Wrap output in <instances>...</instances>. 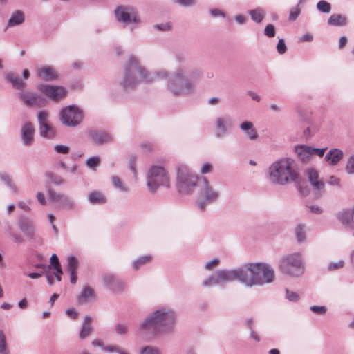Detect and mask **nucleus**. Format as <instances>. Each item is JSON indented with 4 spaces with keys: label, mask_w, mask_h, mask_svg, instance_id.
Listing matches in <instances>:
<instances>
[{
    "label": "nucleus",
    "mask_w": 354,
    "mask_h": 354,
    "mask_svg": "<svg viewBox=\"0 0 354 354\" xmlns=\"http://www.w3.org/2000/svg\"><path fill=\"white\" fill-rule=\"evenodd\" d=\"M201 76V71L192 68L179 67L172 73L166 69L149 71L133 55L126 62L124 77L120 85L124 90L133 89L140 84L153 83L157 80H166L165 90L173 97H187L194 93L196 80Z\"/></svg>",
    "instance_id": "nucleus-1"
},
{
    "label": "nucleus",
    "mask_w": 354,
    "mask_h": 354,
    "mask_svg": "<svg viewBox=\"0 0 354 354\" xmlns=\"http://www.w3.org/2000/svg\"><path fill=\"white\" fill-rule=\"evenodd\" d=\"M176 317L173 308L160 306L145 317L139 326L138 333L143 335L171 334L175 330Z\"/></svg>",
    "instance_id": "nucleus-2"
},
{
    "label": "nucleus",
    "mask_w": 354,
    "mask_h": 354,
    "mask_svg": "<svg viewBox=\"0 0 354 354\" xmlns=\"http://www.w3.org/2000/svg\"><path fill=\"white\" fill-rule=\"evenodd\" d=\"M268 180L274 185H286L299 178L297 164L290 158H281L273 162L268 169Z\"/></svg>",
    "instance_id": "nucleus-3"
},
{
    "label": "nucleus",
    "mask_w": 354,
    "mask_h": 354,
    "mask_svg": "<svg viewBox=\"0 0 354 354\" xmlns=\"http://www.w3.org/2000/svg\"><path fill=\"white\" fill-rule=\"evenodd\" d=\"M244 286L252 287L272 283L275 279L273 268L263 262L250 263L243 266Z\"/></svg>",
    "instance_id": "nucleus-4"
},
{
    "label": "nucleus",
    "mask_w": 354,
    "mask_h": 354,
    "mask_svg": "<svg viewBox=\"0 0 354 354\" xmlns=\"http://www.w3.org/2000/svg\"><path fill=\"white\" fill-rule=\"evenodd\" d=\"M279 269L283 274L292 277L301 276L305 272L301 253L293 252L283 255L279 261Z\"/></svg>",
    "instance_id": "nucleus-5"
},
{
    "label": "nucleus",
    "mask_w": 354,
    "mask_h": 354,
    "mask_svg": "<svg viewBox=\"0 0 354 354\" xmlns=\"http://www.w3.org/2000/svg\"><path fill=\"white\" fill-rule=\"evenodd\" d=\"M176 186L183 194H192L197 186L198 178L194 175L187 166L183 163L176 165Z\"/></svg>",
    "instance_id": "nucleus-6"
},
{
    "label": "nucleus",
    "mask_w": 354,
    "mask_h": 354,
    "mask_svg": "<svg viewBox=\"0 0 354 354\" xmlns=\"http://www.w3.org/2000/svg\"><path fill=\"white\" fill-rule=\"evenodd\" d=\"M201 182L196 205L201 212H205L207 205L219 200L221 192L206 178H203Z\"/></svg>",
    "instance_id": "nucleus-7"
},
{
    "label": "nucleus",
    "mask_w": 354,
    "mask_h": 354,
    "mask_svg": "<svg viewBox=\"0 0 354 354\" xmlns=\"http://www.w3.org/2000/svg\"><path fill=\"white\" fill-rule=\"evenodd\" d=\"M147 185L152 193L160 187H169L170 178L166 169L159 165H152L147 173Z\"/></svg>",
    "instance_id": "nucleus-8"
},
{
    "label": "nucleus",
    "mask_w": 354,
    "mask_h": 354,
    "mask_svg": "<svg viewBox=\"0 0 354 354\" xmlns=\"http://www.w3.org/2000/svg\"><path fill=\"white\" fill-rule=\"evenodd\" d=\"M116 20L124 26H130L133 30L142 21L138 12L131 6H119L114 12Z\"/></svg>",
    "instance_id": "nucleus-9"
},
{
    "label": "nucleus",
    "mask_w": 354,
    "mask_h": 354,
    "mask_svg": "<svg viewBox=\"0 0 354 354\" xmlns=\"http://www.w3.org/2000/svg\"><path fill=\"white\" fill-rule=\"evenodd\" d=\"M62 123L69 127L80 125L83 121V112L75 105H69L64 107L59 113Z\"/></svg>",
    "instance_id": "nucleus-10"
},
{
    "label": "nucleus",
    "mask_w": 354,
    "mask_h": 354,
    "mask_svg": "<svg viewBox=\"0 0 354 354\" xmlns=\"http://www.w3.org/2000/svg\"><path fill=\"white\" fill-rule=\"evenodd\" d=\"M233 128V119L229 114L217 115L214 122V136L216 138H222L228 134Z\"/></svg>",
    "instance_id": "nucleus-11"
},
{
    "label": "nucleus",
    "mask_w": 354,
    "mask_h": 354,
    "mask_svg": "<svg viewBox=\"0 0 354 354\" xmlns=\"http://www.w3.org/2000/svg\"><path fill=\"white\" fill-rule=\"evenodd\" d=\"M221 286L236 281L244 285L243 266L234 269L218 270Z\"/></svg>",
    "instance_id": "nucleus-12"
},
{
    "label": "nucleus",
    "mask_w": 354,
    "mask_h": 354,
    "mask_svg": "<svg viewBox=\"0 0 354 354\" xmlns=\"http://www.w3.org/2000/svg\"><path fill=\"white\" fill-rule=\"evenodd\" d=\"M37 88L48 97L55 102L64 99L68 93L67 89L62 86L41 84L38 85Z\"/></svg>",
    "instance_id": "nucleus-13"
},
{
    "label": "nucleus",
    "mask_w": 354,
    "mask_h": 354,
    "mask_svg": "<svg viewBox=\"0 0 354 354\" xmlns=\"http://www.w3.org/2000/svg\"><path fill=\"white\" fill-rule=\"evenodd\" d=\"M35 129L30 122H25L21 127L20 136L22 144L26 147H30L35 142Z\"/></svg>",
    "instance_id": "nucleus-14"
},
{
    "label": "nucleus",
    "mask_w": 354,
    "mask_h": 354,
    "mask_svg": "<svg viewBox=\"0 0 354 354\" xmlns=\"http://www.w3.org/2000/svg\"><path fill=\"white\" fill-rule=\"evenodd\" d=\"M19 98L28 106L39 107L46 103V100L42 95L30 91L21 92Z\"/></svg>",
    "instance_id": "nucleus-15"
},
{
    "label": "nucleus",
    "mask_w": 354,
    "mask_h": 354,
    "mask_svg": "<svg viewBox=\"0 0 354 354\" xmlns=\"http://www.w3.org/2000/svg\"><path fill=\"white\" fill-rule=\"evenodd\" d=\"M102 284L114 292H119L124 290V283L115 277L113 274L106 273L102 276Z\"/></svg>",
    "instance_id": "nucleus-16"
},
{
    "label": "nucleus",
    "mask_w": 354,
    "mask_h": 354,
    "mask_svg": "<svg viewBox=\"0 0 354 354\" xmlns=\"http://www.w3.org/2000/svg\"><path fill=\"white\" fill-rule=\"evenodd\" d=\"M37 76L46 81L57 80L58 73L56 69L51 66H44L38 68L36 71Z\"/></svg>",
    "instance_id": "nucleus-17"
},
{
    "label": "nucleus",
    "mask_w": 354,
    "mask_h": 354,
    "mask_svg": "<svg viewBox=\"0 0 354 354\" xmlns=\"http://www.w3.org/2000/svg\"><path fill=\"white\" fill-rule=\"evenodd\" d=\"M295 152L298 158L304 163H308L313 160L312 147L301 145L295 147Z\"/></svg>",
    "instance_id": "nucleus-18"
},
{
    "label": "nucleus",
    "mask_w": 354,
    "mask_h": 354,
    "mask_svg": "<svg viewBox=\"0 0 354 354\" xmlns=\"http://www.w3.org/2000/svg\"><path fill=\"white\" fill-rule=\"evenodd\" d=\"M88 137L93 143L97 145L109 142L112 140V136L109 133L102 131H91Z\"/></svg>",
    "instance_id": "nucleus-19"
},
{
    "label": "nucleus",
    "mask_w": 354,
    "mask_h": 354,
    "mask_svg": "<svg viewBox=\"0 0 354 354\" xmlns=\"http://www.w3.org/2000/svg\"><path fill=\"white\" fill-rule=\"evenodd\" d=\"M239 128L247 138L251 140H255L258 138L259 134L252 122L243 121L240 124Z\"/></svg>",
    "instance_id": "nucleus-20"
},
{
    "label": "nucleus",
    "mask_w": 354,
    "mask_h": 354,
    "mask_svg": "<svg viewBox=\"0 0 354 354\" xmlns=\"http://www.w3.org/2000/svg\"><path fill=\"white\" fill-rule=\"evenodd\" d=\"M20 230L30 239L33 238L35 232V226L33 222L28 218L22 217L19 221Z\"/></svg>",
    "instance_id": "nucleus-21"
},
{
    "label": "nucleus",
    "mask_w": 354,
    "mask_h": 354,
    "mask_svg": "<svg viewBox=\"0 0 354 354\" xmlns=\"http://www.w3.org/2000/svg\"><path fill=\"white\" fill-rule=\"evenodd\" d=\"M306 174L313 189L317 192L322 191L324 188V183L319 179L318 172L313 169H309L306 171Z\"/></svg>",
    "instance_id": "nucleus-22"
},
{
    "label": "nucleus",
    "mask_w": 354,
    "mask_h": 354,
    "mask_svg": "<svg viewBox=\"0 0 354 354\" xmlns=\"http://www.w3.org/2000/svg\"><path fill=\"white\" fill-rule=\"evenodd\" d=\"M353 209L352 211L343 209L339 211L337 214V220L345 227H353Z\"/></svg>",
    "instance_id": "nucleus-23"
},
{
    "label": "nucleus",
    "mask_w": 354,
    "mask_h": 354,
    "mask_svg": "<svg viewBox=\"0 0 354 354\" xmlns=\"http://www.w3.org/2000/svg\"><path fill=\"white\" fill-rule=\"evenodd\" d=\"M343 151L337 148L330 149L325 156V160L329 165L335 166L343 158Z\"/></svg>",
    "instance_id": "nucleus-24"
},
{
    "label": "nucleus",
    "mask_w": 354,
    "mask_h": 354,
    "mask_svg": "<svg viewBox=\"0 0 354 354\" xmlns=\"http://www.w3.org/2000/svg\"><path fill=\"white\" fill-rule=\"evenodd\" d=\"M25 13L19 10L14 11L7 23L6 28L15 27L22 24L25 21Z\"/></svg>",
    "instance_id": "nucleus-25"
},
{
    "label": "nucleus",
    "mask_w": 354,
    "mask_h": 354,
    "mask_svg": "<svg viewBox=\"0 0 354 354\" xmlns=\"http://www.w3.org/2000/svg\"><path fill=\"white\" fill-rule=\"evenodd\" d=\"M92 318L89 315L84 317V321L82 324L79 337L80 339H85L89 337L92 333L93 328L91 327Z\"/></svg>",
    "instance_id": "nucleus-26"
},
{
    "label": "nucleus",
    "mask_w": 354,
    "mask_h": 354,
    "mask_svg": "<svg viewBox=\"0 0 354 354\" xmlns=\"http://www.w3.org/2000/svg\"><path fill=\"white\" fill-rule=\"evenodd\" d=\"M94 297V290L90 286H84L77 298V302L79 304H85L93 300Z\"/></svg>",
    "instance_id": "nucleus-27"
},
{
    "label": "nucleus",
    "mask_w": 354,
    "mask_h": 354,
    "mask_svg": "<svg viewBox=\"0 0 354 354\" xmlns=\"http://www.w3.org/2000/svg\"><path fill=\"white\" fill-rule=\"evenodd\" d=\"M248 13L250 16L251 19L257 24H260L266 17V11L261 7L249 10Z\"/></svg>",
    "instance_id": "nucleus-28"
},
{
    "label": "nucleus",
    "mask_w": 354,
    "mask_h": 354,
    "mask_svg": "<svg viewBox=\"0 0 354 354\" xmlns=\"http://www.w3.org/2000/svg\"><path fill=\"white\" fill-rule=\"evenodd\" d=\"M88 201L92 204H104L106 202V198L101 192L93 191L88 193Z\"/></svg>",
    "instance_id": "nucleus-29"
},
{
    "label": "nucleus",
    "mask_w": 354,
    "mask_h": 354,
    "mask_svg": "<svg viewBox=\"0 0 354 354\" xmlns=\"http://www.w3.org/2000/svg\"><path fill=\"white\" fill-rule=\"evenodd\" d=\"M329 25L335 26H344L348 23L347 18L340 14H333L328 20Z\"/></svg>",
    "instance_id": "nucleus-30"
},
{
    "label": "nucleus",
    "mask_w": 354,
    "mask_h": 354,
    "mask_svg": "<svg viewBox=\"0 0 354 354\" xmlns=\"http://www.w3.org/2000/svg\"><path fill=\"white\" fill-rule=\"evenodd\" d=\"M201 285L205 288L221 286L220 279L218 277V270L203 280Z\"/></svg>",
    "instance_id": "nucleus-31"
},
{
    "label": "nucleus",
    "mask_w": 354,
    "mask_h": 354,
    "mask_svg": "<svg viewBox=\"0 0 354 354\" xmlns=\"http://www.w3.org/2000/svg\"><path fill=\"white\" fill-rule=\"evenodd\" d=\"M39 130L40 136L43 138L51 139L56 135L55 129L50 124L39 127Z\"/></svg>",
    "instance_id": "nucleus-32"
},
{
    "label": "nucleus",
    "mask_w": 354,
    "mask_h": 354,
    "mask_svg": "<svg viewBox=\"0 0 354 354\" xmlns=\"http://www.w3.org/2000/svg\"><path fill=\"white\" fill-rule=\"evenodd\" d=\"M7 80L12 84V86L17 89L22 90L26 84L13 73H8L6 76Z\"/></svg>",
    "instance_id": "nucleus-33"
},
{
    "label": "nucleus",
    "mask_w": 354,
    "mask_h": 354,
    "mask_svg": "<svg viewBox=\"0 0 354 354\" xmlns=\"http://www.w3.org/2000/svg\"><path fill=\"white\" fill-rule=\"evenodd\" d=\"M111 180L113 187L120 192L122 193H127L129 192V188L123 184L122 180L118 176H113L111 178Z\"/></svg>",
    "instance_id": "nucleus-34"
},
{
    "label": "nucleus",
    "mask_w": 354,
    "mask_h": 354,
    "mask_svg": "<svg viewBox=\"0 0 354 354\" xmlns=\"http://www.w3.org/2000/svg\"><path fill=\"white\" fill-rule=\"evenodd\" d=\"M151 257L150 255L142 256L136 259L133 263V269L138 270L144 265L151 261Z\"/></svg>",
    "instance_id": "nucleus-35"
},
{
    "label": "nucleus",
    "mask_w": 354,
    "mask_h": 354,
    "mask_svg": "<svg viewBox=\"0 0 354 354\" xmlns=\"http://www.w3.org/2000/svg\"><path fill=\"white\" fill-rule=\"evenodd\" d=\"M58 206L62 209H73L75 208L76 205L73 200L68 196H64L60 203L58 204Z\"/></svg>",
    "instance_id": "nucleus-36"
},
{
    "label": "nucleus",
    "mask_w": 354,
    "mask_h": 354,
    "mask_svg": "<svg viewBox=\"0 0 354 354\" xmlns=\"http://www.w3.org/2000/svg\"><path fill=\"white\" fill-rule=\"evenodd\" d=\"M0 180L8 187L10 189L15 193L17 192V188L12 183L10 176L6 173L0 174Z\"/></svg>",
    "instance_id": "nucleus-37"
},
{
    "label": "nucleus",
    "mask_w": 354,
    "mask_h": 354,
    "mask_svg": "<svg viewBox=\"0 0 354 354\" xmlns=\"http://www.w3.org/2000/svg\"><path fill=\"white\" fill-rule=\"evenodd\" d=\"M67 270L69 272H76L79 266V261L75 256H69L67 258Z\"/></svg>",
    "instance_id": "nucleus-38"
},
{
    "label": "nucleus",
    "mask_w": 354,
    "mask_h": 354,
    "mask_svg": "<svg viewBox=\"0 0 354 354\" xmlns=\"http://www.w3.org/2000/svg\"><path fill=\"white\" fill-rule=\"evenodd\" d=\"M295 235L298 242L302 243L306 240L305 226L303 224H299L295 228Z\"/></svg>",
    "instance_id": "nucleus-39"
},
{
    "label": "nucleus",
    "mask_w": 354,
    "mask_h": 354,
    "mask_svg": "<svg viewBox=\"0 0 354 354\" xmlns=\"http://www.w3.org/2000/svg\"><path fill=\"white\" fill-rule=\"evenodd\" d=\"M100 163V158L99 156H92L88 158L86 161V165L91 169L95 171L97 166Z\"/></svg>",
    "instance_id": "nucleus-40"
},
{
    "label": "nucleus",
    "mask_w": 354,
    "mask_h": 354,
    "mask_svg": "<svg viewBox=\"0 0 354 354\" xmlns=\"http://www.w3.org/2000/svg\"><path fill=\"white\" fill-rule=\"evenodd\" d=\"M0 354H9L6 335L2 330H0Z\"/></svg>",
    "instance_id": "nucleus-41"
},
{
    "label": "nucleus",
    "mask_w": 354,
    "mask_h": 354,
    "mask_svg": "<svg viewBox=\"0 0 354 354\" xmlns=\"http://www.w3.org/2000/svg\"><path fill=\"white\" fill-rule=\"evenodd\" d=\"M317 10L323 13H329L331 10V6L326 1L322 0L317 3Z\"/></svg>",
    "instance_id": "nucleus-42"
},
{
    "label": "nucleus",
    "mask_w": 354,
    "mask_h": 354,
    "mask_svg": "<svg viewBox=\"0 0 354 354\" xmlns=\"http://www.w3.org/2000/svg\"><path fill=\"white\" fill-rule=\"evenodd\" d=\"M139 354H162V352L158 347L146 346L140 351Z\"/></svg>",
    "instance_id": "nucleus-43"
},
{
    "label": "nucleus",
    "mask_w": 354,
    "mask_h": 354,
    "mask_svg": "<svg viewBox=\"0 0 354 354\" xmlns=\"http://www.w3.org/2000/svg\"><path fill=\"white\" fill-rule=\"evenodd\" d=\"M39 126H43L48 122V113L46 111H40L37 114Z\"/></svg>",
    "instance_id": "nucleus-44"
},
{
    "label": "nucleus",
    "mask_w": 354,
    "mask_h": 354,
    "mask_svg": "<svg viewBox=\"0 0 354 354\" xmlns=\"http://www.w3.org/2000/svg\"><path fill=\"white\" fill-rule=\"evenodd\" d=\"M103 351L107 353H117L118 354H129L125 350L116 346L109 345L103 348Z\"/></svg>",
    "instance_id": "nucleus-45"
},
{
    "label": "nucleus",
    "mask_w": 354,
    "mask_h": 354,
    "mask_svg": "<svg viewBox=\"0 0 354 354\" xmlns=\"http://www.w3.org/2000/svg\"><path fill=\"white\" fill-rule=\"evenodd\" d=\"M48 196H49L50 199L53 202L59 204L64 195L57 194V193L55 192L53 190L49 189L48 190Z\"/></svg>",
    "instance_id": "nucleus-46"
},
{
    "label": "nucleus",
    "mask_w": 354,
    "mask_h": 354,
    "mask_svg": "<svg viewBox=\"0 0 354 354\" xmlns=\"http://www.w3.org/2000/svg\"><path fill=\"white\" fill-rule=\"evenodd\" d=\"M286 299H287L289 301L296 302L299 299V296L297 293L286 289Z\"/></svg>",
    "instance_id": "nucleus-47"
},
{
    "label": "nucleus",
    "mask_w": 354,
    "mask_h": 354,
    "mask_svg": "<svg viewBox=\"0 0 354 354\" xmlns=\"http://www.w3.org/2000/svg\"><path fill=\"white\" fill-rule=\"evenodd\" d=\"M276 29L273 24H268L264 29V34L268 37H274L275 36Z\"/></svg>",
    "instance_id": "nucleus-48"
},
{
    "label": "nucleus",
    "mask_w": 354,
    "mask_h": 354,
    "mask_svg": "<svg viewBox=\"0 0 354 354\" xmlns=\"http://www.w3.org/2000/svg\"><path fill=\"white\" fill-rule=\"evenodd\" d=\"M346 170L348 174H354V154L348 158L346 166Z\"/></svg>",
    "instance_id": "nucleus-49"
},
{
    "label": "nucleus",
    "mask_w": 354,
    "mask_h": 354,
    "mask_svg": "<svg viewBox=\"0 0 354 354\" xmlns=\"http://www.w3.org/2000/svg\"><path fill=\"white\" fill-rule=\"evenodd\" d=\"M55 151L58 153L68 154L70 152V148L64 145H56L54 146Z\"/></svg>",
    "instance_id": "nucleus-50"
},
{
    "label": "nucleus",
    "mask_w": 354,
    "mask_h": 354,
    "mask_svg": "<svg viewBox=\"0 0 354 354\" xmlns=\"http://www.w3.org/2000/svg\"><path fill=\"white\" fill-rule=\"evenodd\" d=\"M154 28L160 31H169L171 30V24L170 22L161 23L156 24Z\"/></svg>",
    "instance_id": "nucleus-51"
},
{
    "label": "nucleus",
    "mask_w": 354,
    "mask_h": 354,
    "mask_svg": "<svg viewBox=\"0 0 354 354\" xmlns=\"http://www.w3.org/2000/svg\"><path fill=\"white\" fill-rule=\"evenodd\" d=\"M344 266V261L339 260L337 262H331L329 263L328 269V270H335L342 268Z\"/></svg>",
    "instance_id": "nucleus-52"
},
{
    "label": "nucleus",
    "mask_w": 354,
    "mask_h": 354,
    "mask_svg": "<svg viewBox=\"0 0 354 354\" xmlns=\"http://www.w3.org/2000/svg\"><path fill=\"white\" fill-rule=\"evenodd\" d=\"M298 6H299L297 5V7L292 8L290 10V12L289 14V20L295 21L298 17V16L300 15L301 10Z\"/></svg>",
    "instance_id": "nucleus-53"
},
{
    "label": "nucleus",
    "mask_w": 354,
    "mask_h": 354,
    "mask_svg": "<svg viewBox=\"0 0 354 354\" xmlns=\"http://www.w3.org/2000/svg\"><path fill=\"white\" fill-rule=\"evenodd\" d=\"M277 50L281 55H283L286 52L287 47L283 39H280L279 40L278 44L277 45Z\"/></svg>",
    "instance_id": "nucleus-54"
},
{
    "label": "nucleus",
    "mask_w": 354,
    "mask_h": 354,
    "mask_svg": "<svg viewBox=\"0 0 354 354\" xmlns=\"http://www.w3.org/2000/svg\"><path fill=\"white\" fill-rule=\"evenodd\" d=\"M173 1L183 7L192 6L196 3L195 0H173Z\"/></svg>",
    "instance_id": "nucleus-55"
},
{
    "label": "nucleus",
    "mask_w": 354,
    "mask_h": 354,
    "mask_svg": "<svg viewBox=\"0 0 354 354\" xmlns=\"http://www.w3.org/2000/svg\"><path fill=\"white\" fill-rule=\"evenodd\" d=\"M176 62H178L180 66V67H185V68H187L188 70H190L191 68H189V67H187V64H185L186 63V57L183 54H178L176 55Z\"/></svg>",
    "instance_id": "nucleus-56"
},
{
    "label": "nucleus",
    "mask_w": 354,
    "mask_h": 354,
    "mask_svg": "<svg viewBox=\"0 0 354 354\" xmlns=\"http://www.w3.org/2000/svg\"><path fill=\"white\" fill-rule=\"evenodd\" d=\"M213 166L210 162H205L200 169V172L202 174H209L212 171Z\"/></svg>",
    "instance_id": "nucleus-57"
},
{
    "label": "nucleus",
    "mask_w": 354,
    "mask_h": 354,
    "mask_svg": "<svg viewBox=\"0 0 354 354\" xmlns=\"http://www.w3.org/2000/svg\"><path fill=\"white\" fill-rule=\"evenodd\" d=\"M310 310L318 315H324L326 312L325 306H313L310 307Z\"/></svg>",
    "instance_id": "nucleus-58"
},
{
    "label": "nucleus",
    "mask_w": 354,
    "mask_h": 354,
    "mask_svg": "<svg viewBox=\"0 0 354 354\" xmlns=\"http://www.w3.org/2000/svg\"><path fill=\"white\" fill-rule=\"evenodd\" d=\"M115 331L119 335H124L127 332V326L124 324H119L115 326Z\"/></svg>",
    "instance_id": "nucleus-59"
},
{
    "label": "nucleus",
    "mask_w": 354,
    "mask_h": 354,
    "mask_svg": "<svg viewBox=\"0 0 354 354\" xmlns=\"http://www.w3.org/2000/svg\"><path fill=\"white\" fill-rule=\"evenodd\" d=\"M219 262V260L218 259H213L205 264V268L206 270H211L213 267L216 266Z\"/></svg>",
    "instance_id": "nucleus-60"
},
{
    "label": "nucleus",
    "mask_w": 354,
    "mask_h": 354,
    "mask_svg": "<svg viewBox=\"0 0 354 354\" xmlns=\"http://www.w3.org/2000/svg\"><path fill=\"white\" fill-rule=\"evenodd\" d=\"M50 262V266H49V268H51V267L55 268V267L60 266L58 257L55 254H53L51 256Z\"/></svg>",
    "instance_id": "nucleus-61"
},
{
    "label": "nucleus",
    "mask_w": 354,
    "mask_h": 354,
    "mask_svg": "<svg viewBox=\"0 0 354 354\" xmlns=\"http://www.w3.org/2000/svg\"><path fill=\"white\" fill-rule=\"evenodd\" d=\"M326 149V148L319 149V148L312 147L313 156L315 154H317L319 157H323L325 153Z\"/></svg>",
    "instance_id": "nucleus-62"
},
{
    "label": "nucleus",
    "mask_w": 354,
    "mask_h": 354,
    "mask_svg": "<svg viewBox=\"0 0 354 354\" xmlns=\"http://www.w3.org/2000/svg\"><path fill=\"white\" fill-rule=\"evenodd\" d=\"M210 14L212 17H225V13L221 10H219L217 8L212 9L210 10Z\"/></svg>",
    "instance_id": "nucleus-63"
},
{
    "label": "nucleus",
    "mask_w": 354,
    "mask_h": 354,
    "mask_svg": "<svg viewBox=\"0 0 354 354\" xmlns=\"http://www.w3.org/2000/svg\"><path fill=\"white\" fill-rule=\"evenodd\" d=\"M66 314L73 319H75L78 315L77 310L74 308L66 310Z\"/></svg>",
    "instance_id": "nucleus-64"
}]
</instances>
